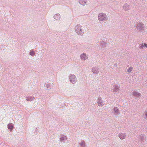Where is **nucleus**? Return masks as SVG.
Returning <instances> with one entry per match:
<instances>
[{"instance_id":"nucleus-1","label":"nucleus","mask_w":147,"mask_h":147,"mask_svg":"<svg viewBox=\"0 0 147 147\" xmlns=\"http://www.w3.org/2000/svg\"><path fill=\"white\" fill-rule=\"evenodd\" d=\"M76 31L77 34L79 35H82L83 34L81 27L79 25L76 26Z\"/></svg>"},{"instance_id":"nucleus-2","label":"nucleus","mask_w":147,"mask_h":147,"mask_svg":"<svg viewBox=\"0 0 147 147\" xmlns=\"http://www.w3.org/2000/svg\"><path fill=\"white\" fill-rule=\"evenodd\" d=\"M106 19L107 17L105 14L103 13H100L98 16V19L99 20L102 21Z\"/></svg>"},{"instance_id":"nucleus-3","label":"nucleus","mask_w":147,"mask_h":147,"mask_svg":"<svg viewBox=\"0 0 147 147\" xmlns=\"http://www.w3.org/2000/svg\"><path fill=\"white\" fill-rule=\"evenodd\" d=\"M70 80L72 83H75L76 82L75 76L73 75L71 76L70 77Z\"/></svg>"},{"instance_id":"nucleus-4","label":"nucleus","mask_w":147,"mask_h":147,"mask_svg":"<svg viewBox=\"0 0 147 147\" xmlns=\"http://www.w3.org/2000/svg\"><path fill=\"white\" fill-rule=\"evenodd\" d=\"M81 58L83 60H85L88 57L86 56V54L85 53H83L80 56Z\"/></svg>"},{"instance_id":"nucleus-5","label":"nucleus","mask_w":147,"mask_h":147,"mask_svg":"<svg viewBox=\"0 0 147 147\" xmlns=\"http://www.w3.org/2000/svg\"><path fill=\"white\" fill-rule=\"evenodd\" d=\"M126 136L125 134L121 133L119 135V136L120 138L121 139H125Z\"/></svg>"},{"instance_id":"nucleus-6","label":"nucleus","mask_w":147,"mask_h":147,"mask_svg":"<svg viewBox=\"0 0 147 147\" xmlns=\"http://www.w3.org/2000/svg\"><path fill=\"white\" fill-rule=\"evenodd\" d=\"M133 94L134 96L136 97H139L140 96V93H138L135 91L133 92Z\"/></svg>"},{"instance_id":"nucleus-7","label":"nucleus","mask_w":147,"mask_h":147,"mask_svg":"<svg viewBox=\"0 0 147 147\" xmlns=\"http://www.w3.org/2000/svg\"><path fill=\"white\" fill-rule=\"evenodd\" d=\"M119 89V86L118 85H115V87L113 89V92L115 93L118 92Z\"/></svg>"},{"instance_id":"nucleus-8","label":"nucleus","mask_w":147,"mask_h":147,"mask_svg":"<svg viewBox=\"0 0 147 147\" xmlns=\"http://www.w3.org/2000/svg\"><path fill=\"white\" fill-rule=\"evenodd\" d=\"M86 0H79V2L80 4L84 5L86 3Z\"/></svg>"},{"instance_id":"nucleus-9","label":"nucleus","mask_w":147,"mask_h":147,"mask_svg":"<svg viewBox=\"0 0 147 147\" xmlns=\"http://www.w3.org/2000/svg\"><path fill=\"white\" fill-rule=\"evenodd\" d=\"M80 145L81 147H85V142H82L80 143Z\"/></svg>"},{"instance_id":"nucleus-10","label":"nucleus","mask_w":147,"mask_h":147,"mask_svg":"<svg viewBox=\"0 0 147 147\" xmlns=\"http://www.w3.org/2000/svg\"><path fill=\"white\" fill-rule=\"evenodd\" d=\"M13 127L11 124L8 125V128L11 131L13 129Z\"/></svg>"},{"instance_id":"nucleus-11","label":"nucleus","mask_w":147,"mask_h":147,"mask_svg":"<svg viewBox=\"0 0 147 147\" xmlns=\"http://www.w3.org/2000/svg\"><path fill=\"white\" fill-rule=\"evenodd\" d=\"M98 105L99 106H102L104 105V103L103 102H99L98 103Z\"/></svg>"},{"instance_id":"nucleus-12","label":"nucleus","mask_w":147,"mask_h":147,"mask_svg":"<svg viewBox=\"0 0 147 147\" xmlns=\"http://www.w3.org/2000/svg\"><path fill=\"white\" fill-rule=\"evenodd\" d=\"M129 8V6L127 5H126L124 7V9L125 10H127V9H128Z\"/></svg>"},{"instance_id":"nucleus-13","label":"nucleus","mask_w":147,"mask_h":147,"mask_svg":"<svg viewBox=\"0 0 147 147\" xmlns=\"http://www.w3.org/2000/svg\"><path fill=\"white\" fill-rule=\"evenodd\" d=\"M139 46L140 48H143L144 46V43L143 44H140L139 45Z\"/></svg>"},{"instance_id":"nucleus-14","label":"nucleus","mask_w":147,"mask_h":147,"mask_svg":"<svg viewBox=\"0 0 147 147\" xmlns=\"http://www.w3.org/2000/svg\"><path fill=\"white\" fill-rule=\"evenodd\" d=\"M132 69L133 68L132 67H130L127 70V71L129 73H130L131 72Z\"/></svg>"},{"instance_id":"nucleus-15","label":"nucleus","mask_w":147,"mask_h":147,"mask_svg":"<svg viewBox=\"0 0 147 147\" xmlns=\"http://www.w3.org/2000/svg\"><path fill=\"white\" fill-rule=\"evenodd\" d=\"M34 51H32L30 53V55L33 56L34 55Z\"/></svg>"},{"instance_id":"nucleus-16","label":"nucleus","mask_w":147,"mask_h":147,"mask_svg":"<svg viewBox=\"0 0 147 147\" xmlns=\"http://www.w3.org/2000/svg\"><path fill=\"white\" fill-rule=\"evenodd\" d=\"M145 118L147 119V111H146L145 112Z\"/></svg>"},{"instance_id":"nucleus-17","label":"nucleus","mask_w":147,"mask_h":147,"mask_svg":"<svg viewBox=\"0 0 147 147\" xmlns=\"http://www.w3.org/2000/svg\"><path fill=\"white\" fill-rule=\"evenodd\" d=\"M114 110L115 113L117 112L118 111V109L117 108H115L114 109Z\"/></svg>"},{"instance_id":"nucleus-18","label":"nucleus","mask_w":147,"mask_h":147,"mask_svg":"<svg viewBox=\"0 0 147 147\" xmlns=\"http://www.w3.org/2000/svg\"><path fill=\"white\" fill-rule=\"evenodd\" d=\"M57 16H58L59 17V15H56L55 16V19H56V17H57Z\"/></svg>"},{"instance_id":"nucleus-19","label":"nucleus","mask_w":147,"mask_h":147,"mask_svg":"<svg viewBox=\"0 0 147 147\" xmlns=\"http://www.w3.org/2000/svg\"><path fill=\"white\" fill-rule=\"evenodd\" d=\"M144 46L147 48V44L146 43H144Z\"/></svg>"}]
</instances>
